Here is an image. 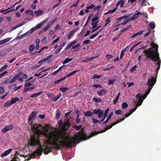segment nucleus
<instances>
[{
  "instance_id": "nucleus-1",
  "label": "nucleus",
  "mask_w": 161,
  "mask_h": 161,
  "mask_svg": "<svg viewBox=\"0 0 161 161\" xmlns=\"http://www.w3.org/2000/svg\"><path fill=\"white\" fill-rule=\"evenodd\" d=\"M47 139L44 141L42 146L40 144L36 151V153L41 156L43 151L45 154H47L52 152V150L54 149L60 150L62 148L66 147H72V145L78 144L80 141L77 135L75 137H72L70 139V136L65 131H62L59 135L52 131L47 133Z\"/></svg>"
},
{
  "instance_id": "nucleus-2",
  "label": "nucleus",
  "mask_w": 161,
  "mask_h": 161,
  "mask_svg": "<svg viewBox=\"0 0 161 161\" xmlns=\"http://www.w3.org/2000/svg\"><path fill=\"white\" fill-rule=\"evenodd\" d=\"M152 47L147 50H145L144 51V53L145 54L147 58H150L153 61H156L157 62L155 64V65L158 66L156 73V77L158 73V71L159 69L161 64V61L159 57V54L158 52V45L154 42H152L151 44ZM156 78L154 77H151L150 78L148 79L147 85L149 86L147 91L145 92V94L147 96L150 92L153 86L155 84L156 81Z\"/></svg>"
},
{
  "instance_id": "nucleus-3",
  "label": "nucleus",
  "mask_w": 161,
  "mask_h": 161,
  "mask_svg": "<svg viewBox=\"0 0 161 161\" xmlns=\"http://www.w3.org/2000/svg\"><path fill=\"white\" fill-rule=\"evenodd\" d=\"M42 126L41 124L38 125L36 123L32 127L31 130L33 134L31 135L29 139L28 140L27 145L28 147L40 145V140L44 141L47 139V134L45 135L41 134L42 132L39 128L41 129Z\"/></svg>"
},
{
  "instance_id": "nucleus-4",
  "label": "nucleus",
  "mask_w": 161,
  "mask_h": 161,
  "mask_svg": "<svg viewBox=\"0 0 161 161\" xmlns=\"http://www.w3.org/2000/svg\"><path fill=\"white\" fill-rule=\"evenodd\" d=\"M119 123V120L118 119L116 121L112 123L110 126H107L101 131H94L92 132L90 135L88 136H86V133L84 130V129L83 128H82L81 130L79 131L77 133V134L75 135L74 137H75L77 135L78 136V138H79L80 140V141L79 142V143L82 141L86 140L87 139H89L93 136L98 134L99 133L104 132L107 130L111 128L113 126Z\"/></svg>"
},
{
  "instance_id": "nucleus-5",
  "label": "nucleus",
  "mask_w": 161,
  "mask_h": 161,
  "mask_svg": "<svg viewBox=\"0 0 161 161\" xmlns=\"http://www.w3.org/2000/svg\"><path fill=\"white\" fill-rule=\"evenodd\" d=\"M37 112V111H33L29 115L28 120V123H29L31 126V129L33 126L36 124H33L32 120H34L36 117Z\"/></svg>"
},
{
  "instance_id": "nucleus-6",
  "label": "nucleus",
  "mask_w": 161,
  "mask_h": 161,
  "mask_svg": "<svg viewBox=\"0 0 161 161\" xmlns=\"http://www.w3.org/2000/svg\"><path fill=\"white\" fill-rule=\"evenodd\" d=\"M58 125L59 128L63 130H64L66 128V126L70 125V123L68 119L67 120V121L65 122L64 123L62 120H60L59 121Z\"/></svg>"
},
{
  "instance_id": "nucleus-7",
  "label": "nucleus",
  "mask_w": 161,
  "mask_h": 161,
  "mask_svg": "<svg viewBox=\"0 0 161 161\" xmlns=\"http://www.w3.org/2000/svg\"><path fill=\"white\" fill-rule=\"evenodd\" d=\"M93 113L95 114H98V118H101L103 116V111L99 108H95L93 110Z\"/></svg>"
},
{
  "instance_id": "nucleus-8",
  "label": "nucleus",
  "mask_w": 161,
  "mask_h": 161,
  "mask_svg": "<svg viewBox=\"0 0 161 161\" xmlns=\"http://www.w3.org/2000/svg\"><path fill=\"white\" fill-rule=\"evenodd\" d=\"M146 15V12H143L142 13L140 12H137L136 14L133 15L130 19V20H134L139 17V15Z\"/></svg>"
},
{
  "instance_id": "nucleus-9",
  "label": "nucleus",
  "mask_w": 161,
  "mask_h": 161,
  "mask_svg": "<svg viewBox=\"0 0 161 161\" xmlns=\"http://www.w3.org/2000/svg\"><path fill=\"white\" fill-rule=\"evenodd\" d=\"M79 29V28H76L71 31L68 35V39L69 40L71 39L75 34V32L77 31Z\"/></svg>"
},
{
  "instance_id": "nucleus-10",
  "label": "nucleus",
  "mask_w": 161,
  "mask_h": 161,
  "mask_svg": "<svg viewBox=\"0 0 161 161\" xmlns=\"http://www.w3.org/2000/svg\"><path fill=\"white\" fill-rule=\"evenodd\" d=\"M107 92V90L106 89H102L101 91H97V93L99 96H102L104 95Z\"/></svg>"
},
{
  "instance_id": "nucleus-11",
  "label": "nucleus",
  "mask_w": 161,
  "mask_h": 161,
  "mask_svg": "<svg viewBox=\"0 0 161 161\" xmlns=\"http://www.w3.org/2000/svg\"><path fill=\"white\" fill-rule=\"evenodd\" d=\"M12 149L10 148L9 149L5 151L4 153H2L1 155V157H4L6 156L9 154L12 151Z\"/></svg>"
},
{
  "instance_id": "nucleus-12",
  "label": "nucleus",
  "mask_w": 161,
  "mask_h": 161,
  "mask_svg": "<svg viewBox=\"0 0 161 161\" xmlns=\"http://www.w3.org/2000/svg\"><path fill=\"white\" fill-rule=\"evenodd\" d=\"M11 38L10 37H8L5 39H4L0 41V45H1L2 44H3L9 41Z\"/></svg>"
},
{
  "instance_id": "nucleus-13",
  "label": "nucleus",
  "mask_w": 161,
  "mask_h": 161,
  "mask_svg": "<svg viewBox=\"0 0 161 161\" xmlns=\"http://www.w3.org/2000/svg\"><path fill=\"white\" fill-rule=\"evenodd\" d=\"M130 21V19H128L127 20H124L123 21L122 23L120 24H116L117 23L116 22L115 23V26H118L122 25H125L128 22Z\"/></svg>"
},
{
  "instance_id": "nucleus-14",
  "label": "nucleus",
  "mask_w": 161,
  "mask_h": 161,
  "mask_svg": "<svg viewBox=\"0 0 161 161\" xmlns=\"http://www.w3.org/2000/svg\"><path fill=\"white\" fill-rule=\"evenodd\" d=\"M113 113L112 112H111L110 113V114L106 120L105 121L103 122L102 123V124H106L109 121V120L111 119V118L112 117V116L113 115Z\"/></svg>"
},
{
  "instance_id": "nucleus-15",
  "label": "nucleus",
  "mask_w": 161,
  "mask_h": 161,
  "mask_svg": "<svg viewBox=\"0 0 161 161\" xmlns=\"http://www.w3.org/2000/svg\"><path fill=\"white\" fill-rule=\"evenodd\" d=\"M35 86H34L32 87H28V88H25L23 90L24 92H29L30 91L32 90L35 88Z\"/></svg>"
},
{
  "instance_id": "nucleus-16",
  "label": "nucleus",
  "mask_w": 161,
  "mask_h": 161,
  "mask_svg": "<svg viewBox=\"0 0 161 161\" xmlns=\"http://www.w3.org/2000/svg\"><path fill=\"white\" fill-rule=\"evenodd\" d=\"M34 13L37 17H38L42 15L43 14V10L39 9L37 11H35Z\"/></svg>"
},
{
  "instance_id": "nucleus-17",
  "label": "nucleus",
  "mask_w": 161,
  "mask_h": 161,
  "mask_svg": "<svg viewBox=\"0 0 161 161\" xmlns=\"http://www.w3.org/2000/svg\"><path fill=\"white\" fill-rule=\"evenodd\" d=\"M45 22H46V21H45V20L41 22L40 23H39L37 25L34 27V28H35V29H36V30L37 29L40 28L42 25H43L44 24H45Z\"/></svg>"
},
{
  "instance_id": "nucleus-18",
  "label": "nucleus",
  "mask_w": 161,
  "mask_h": 161,
  "mask_svg": "<svg viewBox=\"0 0 161 161\" xmlns=\"http://www.w3.org/2000/svg\"><path fill=\"white\" fill-rule=\"evenodd\" d=\"M109 111V108H107V109L105 111V113L104 114V116L103 117V118L100 121V122L103 121L105 119L107 116V114L108 113Z\"/></svg>"
},
{
  "instance_id": "nucleus-19",
  "label": "nucleus",
  "mask_w": 161,
  "mask_h": 161,
  "mask_svg": "<svg viewBox=\"0 0 161 161\" xmlns=\"http://www.w3.org/2000/svg\"><path fill=\"white\" fill-rule=\"evenodd\" d=\"M97 58V57H92L90 58H87L85 59H83L82 60V62H88L92 60L93 59H94L96 58Z\"/></svg>"
},
{
  "instance_id": "nucleus-20",
  "label": "nucleus",
  "mask_w": 161,
  "mask_h": 161,
  "mask_svg": "<svg viewBox=\"0 0 161 161\" xmlns=\"http://www.w3.org/2000/svg\"><path fill=\"white\" fill-rule=\"evenodd\" d=\"M19 100V98L18 97H13L10 101L12 104L18 101Z\"/></svg>"
},
{
  "instance_id": "nucleus-21",
  "label": "nucleus",
  "mask_w": 161,
  "mask_h": 161,
  "mask_svg": "<svg viewBox=\"0 0 161 161\" xmlns=\"http://www.w3.org/2000/svg\"><path fill=\"white\" fill-rule=\"evenodd\" d=\"M84 114L86 117H91L92 116V113L90 111H87L84 113Z\"/></svg>"
},
{
  "instance_id": "nucleus-22",
  "label": "nucleus",
  "mask_w": 161,
  "mask_h": 161,
  "mask_svg": "<svg viewBox=\"0 0 161 161\" xmlns=\"http://www.w3.org/2000/svg\"><path fill=\"white\" fill-rule=\"evenodd\" d=\"M43 92V91H41L40 92L36 93L34 94L31 95L30 96V97L31 98H33V97H37L40 95L41 94H42Z\"/></svg>"
},
{
  "instance_id": "nucleus-23",
  "label": "nucleus",
  "mask_w": 161,
  "mask_h": 161,
  "mask_svg": "<svg viewBox=\"0 0 161 161\" xmlns=\"http://www.w3.org/2000/svg\"><path fill=\"white\" fill-rule=\"evenodd\" d=\"M61 96V94L60 93H59L55 97H53L52 98V100L53 102H55L58 100Z\"/></svg>"
},
{
  "instance_id": "nucleus-24",
  "label": "nucleus",
  "mask_w": 161,
  "mask_h": 161,
  "mask_svg": "<svg viewBox=\"0 0 161 161\" xmlns=\"http://www.w3.org/2000/svg\"><path fill=\"white\" fill-rule=\"evenodd\" d=\"M25 13H28L29 15H31L32 16H34V14H33V11L32 10L29 9L27 10H26L25 11Z\"/></svg>"
},
{
  "instance_id": "nucleus-25",
  "label": "nucleus",
  "mask_w": 161,
  "mask_h": 161,
  "mask_svg": "<svg viewBox=\"0 0 161 161\" xmlns=\"http://www.w3.org/2000/svg\"><path fill=\"white\" fill-rule=\"evenodd\" d=\"M120 93H119L118 95H117V96H116V97L115 98L113 101V104H116V103L118 101V100L119 99V95H120Z\"/></svg>"
},
{
  "instance_id": "nucleus-26",
  "label": "nucleus",
  "mask_w": 161,
  "mask_h": 161,
  "mask_svg": "<svg viewBox=\"0 0 161 161\" xmlns=\"http://www.w3.org/2000/svg\"><path fill=\"white\" fill-rule=\"evenodd\" d=\"M72 58H66L64 60L63 62V64H64L66 63H67L71 61L72 60Z\"/></svg>"
},
{
  "instance_id": "nucleus-27",
  "label": "nucleus",
  "mask_w": 161,
  "mask_h": 161,
  "mask_svg": "<svg viewBox=\"0 0 161 161\" xmlns=\"http://www.w3.org/2000/svg\"><path fill=\"white\" fill-rule=\"evenodd\" d=\"M66 79V76H64L62 78H61L59 79L58 80L55 81L54 82V83L55 84H57L60 82H61L65 79Z\"/></svg>"
},
{
  "instance_id": "nucleus-28",
  "label": "nucleus",
  "mask_w": 161,
  "mask_h": 161,
  "mask_svg": "<svg viewBox=\"0 0 161 161\" xmlns=\"http://www.w3.org/2000/svg\"><path fill=\"white\" fill-rule=\"evenodd\" d=\"M52 56L53 55L50 54L48 56L46 57L45 58H43L42 59L44 62L48 60L50 58L52 57Z\"/></svg>"
},
{
  "instance_id": "nucleus-29",
  "label": "nucleus",
  "mask_w": 161,
  "mask_h": 161,
  "mask_svg": "<svg viewBox=\"0 0 161 161\" xmlns=\"http://www.w3.org/2000/svg\"><path fill=\"white\" fill-rule=\"evenodd\" d=\"M35 46L33 45H30L29 47V50L30 53H32L33 51L35 49Z\"/></svg>"
},
{
  "instance_id": "nucleus-30",
  "label": "nucleus",
  "mask_w": 161,
  "mask_h": 161,
  "mask_svg": "<svg viewBox=\"0 0 161 161\" xmlns=\"http://www.w3.org/2000/svg\"><path fill=\"white\" fill-rule=\"evenodd\" d=\"M99 21V20H97L95 22H92L91 24V25L92 26L93 29L95 28L97 26V24L98 22Z\"/></svg>"
},
{
  "instance_id": "nucleus-31",
  "label": "nucleus",
  "mask_w": 161,
  "mask_h": 161,
  "mask_svg": "<svg viewBox=\"0 0 161 161\" xmlns=\"http://www.w3.org/2000/svg\"><path fill=\"white\" fill-rule=\"evenodd\" d=\"M12 105L10 101H8L6 102L4 104V107H8L11 105Z\"/></svg>"
},
{
  "instance_id": "nucleus-32",
  "label": "nucleus",
  "mask_w": 161,
  "mask_h": 161,
  "mask_svg": "<svg viewBox=\"0 0 161 161\" xmlns=\"http://www.w3.org/2000/svg\"><path fill=\"white\" fill-rule=\"evenodd\" d=\"M60 112L59 111H58L57 110L56 112V115H55V117L56 119H59L60 118Z\"/></svg>"
},
{
  "instance_id": "nucleus-33",
  "label": "nucleus",
  "mask_w": 161,
  "mask_h": 161,
  "mask_svg": "<svg viewBox=\"0 0 161 161\" xmlns=\"http://www.w3.org/2000/svg\"><path fill=\"white\" fill-rule=\"evenodd\" d=\"M150 27L153 29H154L155 27V25L154 22H152L149 24Z\"/></svg>"
},
{
  "instance_id": "nucleus-34",
  "label": "nucleus",
  "mask_w": 161,
  "mask_h": 161,
  "mask_svg": "<svg viewBox=\"0 0 161 161\" xmlns=\"http://www.w3.org/2000/svg\"><path fill=\"white\" fill-rule=\"evenodd\" d=\"M69 88L66 87H61L60 88L61 91L63 92H65L66 91L69 90Z\"/></svg>"
},
{
  "instance_id": "nucleus-35",
  "label": "nucleus",
  "mask_w": 161,
  "mask_h": 161,
  "mask_svg": "<svg viewBox=\"0 0 161 161\" xmlns=\"http://www.w3.org/2000/svg\"><path fill=\"white\" fill-rule=\"evenodd\" d=\"M128 106V105L126 103L124 102L122 103L121 107L123 109H125L127 108Z\"/></svg>"
},
{
  "instance_id": "nucleus-36",
  "label": "nucleus",
  "mask_w": 161,
  "mask_h": 161,
  "mask_svg": "<svg viewBox=\"0 0 161 161\" xmlns=\"http://www.w3.org/2000/svg\"><path fill=\"white\" fill-rule=\"evenodd\" d=\"M136 97L139 100V101H143V99H142V97L141 96L140 93L137 94L136 95Z\"/></svg>"
},
{
  "instance_id": "nucleus-37",
  "label": "nucleus",
  "mask_w": 161,
  "mask_h": 161,
  "mask_svg": "<svg viewBox=\"0 0 161 161\" xmlns=\"http://www.w3.org/2000/svg\"><path fill=\"white\" fill-rule=\"evenodd\" d=\"M92 100L96 103L102 102V100L100 98H96L95 97H93Z\"/></svg>"
},
{
  "instance_id": "nucleus-38",
  "label": "nucleus",
  "mask_w": 161,
  "mask_h": 161,
  "mask_svg": "<svg viewBox=\"0 0 161 161\" xmlns=\"http://www.w3.org/2000/svg\"><path fill=\"white\" fill-rule=\"evenodd\" d=\"M79 115L77 114L76 119V122L77 124H78L80 122L81 118L79 119Z\"/></svg>"
},
{
  "instance_id": "nucleus-39",
  "label": "nucleus",
  "mask_w": 161,
  "mask_h": 161,
  "mask_svg": "<svg viewBox=\"0 0 161 161\" xmlns=\"http://www.w3.org/2000/svg\"><path fill=\"white\" fill-rule=\"evenodd\" d=\"M130 115L129 114H125L124 115V117L123 118H122L120 119H119V122L123 121L125 118L128 117Z\"/></svg>"
},
{
  "instance_id": "nucleus-40",
  "label": "nucleus",
  "mask_w": 161,
  "mask_h": 161,
  "mask_svg": "<svg viewBox=\"0 0 161 161\" xmlns=\"http://www.w3.org/2000/svg\"><path fill=\"white\" fill-rule=\"evenodd\" d=\"M82 125H79L78 126H76L75 125H73L72 126V127L73 128H75L76 129V130H79L80 128L82 127Z\"/></svg>"
},
{
  "instance_id": "nucleus-41",
  "label": "nucleus",
  "mask_w": 161,
  "mask_h": 161,
  "mask_svg": "<svg viewBox=\"0 0 161 161\" xmlns=\"http://www.w3.org/2000/svg\"><path fill=\"white\" fill-rule=\"evenodd\" d=\"M56 20V19H53L51 20L50 22H48L47 24L49 25L50 26L53 24H54Z\"/></svg>"
},
{
  "instance_id": "nucleus-42",
  "label": "nucleus",
  "mask_w": 161,
  "mask_h": 161,
  "mask_svg": "<svg viewBox=\"0 0 161 161\" xmlns=\"http://www.w3.org/2000/svg\"><path fill=\"white\" fill-rule=\"evenodd\" d=\"M131 27V25H128L127 27L126 28H124L121 31V32L122 33L126 31H127V30H128L129 28H130Z\"/></svg>"
},
{
  "instance_id": "nucleus-43",
  "label": "nucleus",
  "mask_w": 161,
  "mask_h": 161,
  "mask_svg": "<svg viewBox=\"0 0 161 161\" xmlns=\"http://www.w3.org/2000/svg\"><path fill=\"white\" fill-rule=\"evenodd\" d=\"M100 26H101L100 25L98 26H97L95 28L93 29L92 28V30L91 31V32L92 33H93L94 32L97 30L100 27Z\"/></svg>"
},
{
  "instance_id": "nucleus-44",
  "label": "nucleus",
  "mask_w": 161,
  "mask_h": 161,
  "mask_svg": "<svg viewBox=\"0 0 161 161\" xmlns=\"http://www.w3.org/2000/svg\"><path fill=\"white\" fill-rule=\"evenodd\" d=\"M16 79H15V78L13 76L12 78L10 80L8 81V82L10 83V84H12L16 80Z\"/></svg>"
},
{
  "instance_id": "nucleus-45",
  "label": "nucleus",
  "mask_w": 161,
  "mask_h": 161,
  "mask_svg": "<svg viewBox=\"0 0 161 161\" xmlns=\"http://www.w3.org/2000/svg\"><path fill=\"white\" fill-rule=\"evenodd\" d=\"M33 84L31 83L30 82H28L25 83L24 85L25 88H26L27 87L30 86L32 85Z\"/></svg>"
},
{
  "instance_id": "nucleus-46",
  "label": "nucleus",
  "mask_w": 161,
  "mask_h": 161,
  "mask_svg": "<svg viewBox=\"0 0 161 161\" xmlns=\"http://www.w3.org/2000/svg\"><path fill=\"white\" fill-rule=\"evenodd\" d=\"M142 42H139L138 43H137L135 45L133 46H132V47L130 49V52H131L132 51V50H133V49L134 48V47H136L138 45H139Z\"/></svg>"
},
{
  "instance_id": "nucleus-47",
  "label": "nucleus",
  "mask_w": 161,
  "mask_h": 161,
  "mask_svg": "<svg viewBox=\"0 0 161 161\" xmlns=\"http://www.w3.org/2000/svg\"><path fill=\"white\" fill-rule=\"evenodd\" d=\"M101 76H102V75H94L92 77V78H93V79L99 78H101Z\"/></svg>"
},
{
  "instance_id": "nucleus-48",
  "label": "nucleus",
  "mask_w": 161,
  "mask_h": 161,
  "mask_svg": "<svg viewBox=\"0 0 161 161\" xmlns=\"http://www.w3.org/2000/svg\"><path fill=\"white\" fill-rule=\"evenodd\" d=\"M6 127L8 129V130H12L13 129V125L11 124L9 125H8L7 126H6Z\"/></svg>"
},
{
  "instance_id": "nucleus-49",
  "label": "nucleus",
  "mask_w": 161,
  "mask_h": 161,
  "mask_svg": "<svg viewBox=\"0 0 161 161\" xmlns=\"http://www.w3.org/2000/svg\"><path fill=\"white\" fill-rule=\"evenodd\" d=\"M110 22V19L109 17H108L107 20H106L105 22H106L104 27L106 26L108 23Z\"/></svg>"
},
{
  "instance_id": "nucleus-50",
  "label": "nucleus",
  "mask_w": 161,
  "mask_h": 161,
  "mask_svg": "<svg viewBox=\"0 0 161 161\" xmlns=\"http://www.w3.org/2000/svg\"><path fill=\"white\" fill-rule=\"evenodd\" d=\"M92 120L93 123L94 124H95L96 123H101V122H100V121H99L97 119H95L94 118L92 119Z\"/></svg>"
},
{
  "instance_id": "nucleus-51",
  "label": "nucleus",
  "mask_w": 161,
  "mask_h": 161,
  "mask_svg": "<svg viewBox=\"0 0 161 161\" xmlns=\"http://www.w3.org/2000/svg\"><path fill=\"white\" fill-rule=\"evenodd\" d=\"M108 84L110 85L111 84H113L114 82V80L113 79L108 80Z\"/></svg>"
},
{
  "instance_id": "nucleus-52",
  "label": "nucleus",
  "mask_w": 161,
  "mask_h": 161,
  "mask_svg": "<svg viewBox=\"0 0 161 161\" xmlns=\"http://www.w3.org/2000/svg\"><path fill=\"white\" fill-rule=\"evenodd\" d=\"M93 87H95L96 88H102V87L101 85L99 84H94L92 85Z\"/></svg>"
},
{
  "instance_id": "nucleus-53",
  "label": "nucleus",
  "mask_w": 161,
  "mask_h": 161,
  "mask_svg": "<svg viewBox=\"0 0 161 161\" xmlns=\"http://www.w3.org/2000/svg\"><path fill=\"white\" fill-rule=\"evenodd\" d=\"M137 108V107H135L134 108L130 110L129 112V114H130V115L132 114L133 113V112H134L136 110Z\"/></svg>"
},
{
  "instance_id": "nucleus-54",
  "label": "nucleus",
  "mask_w": 161,
  "mask_h": 161,
  "mask_svg": "<svg viewBox=\"0 0 161 161\" xmlns=\"http://www.w3.org/2000/svg\"><path fill=\"white\" fill-rule=\"evenodd\" d=\"M99 19V17L98 16L92 18V22H94L95 21H97L98 20V19Z\"/></svg>"
},
{
  "instance_id": "nucleus-55",
  "label": "nucleus",
  "mask_w": 161,
  "mask_h": 161,
  "mask_svg": "<svg viewBox=\"0 0 161 161\" xmlns=\"http://www.w3.org/2000/svg\"><path fill=\"white\" fill-rule=\"evenodd\" d=\"M122 111L119 109L115 111V113L116 114H121Z\"/></svg>"
},
{
  "instance_id": "nucleus-56",
  "label": "nucleus",
  "mask_w": 161,
  "mask_h": 161,
  "mask_svg": "<svg viewBox=\"0 0 161 161\" xmlns=\"http://www.w3.org/2000/svg\"><path fill=\"white\" fill-rule=\"evenodd\" d=\"M80 46V43H78L75 46H72V49H76L77 48L79 47Z\"/></svg>"
},
{
  "instance_id": "nucleus-57",
  "label": "nucleus",
  "mask_w": 161,
  "mask_h": 161,
  "mask_svg": "<svg viewBox=\"0 0 161 161\" xmlns=\"http://www.w3.org/2000/svg\"><path fill=\"white\" fill-rule=\"evenodd\" d=\"M95 7L94 5L93 4H92L91 5L89 6L86 7V8L87 9H92Z\"/></svg>"
},
{
  "instance_id": "nucleus-58",
  "label": "nucleus",
  "mask_w": 161,
  "mask_h": 161,
  "mask_svg": "<svg viewBox=\"0 0 161 161\" xmlns=\"http://www.w3.org/2000/svg\"><path fill=\"white\" fill-rule=\"evenodd\" d=\"M50 27V26H49V25L47 24V26L43 28V31H46Z\"/></svg>"
},
{
  "instance_id": "nucleus-59",
  "label": "nucleus",
  "mask_w": 161,
  "mask_h": 161,
  "mask_svg": "<svg viewBox=\"0 0 161 161\" xmlns=\"http://www.w3.org/2000/svg\"><path fill=\"white\" fill-rule=\"evenodd\" d=\"M20 159L16 156L14 157V158L11 160V161H19Z\"/></svg>"
},
{
  "instance_id": "nucleus-60",
  "label": "nucleus",
  "mask_w": 161,
  "mask_h": 161,
  "mask_svg": "<svg viewBox=\"0 0 161 161\" xmlns=\"http://www.w3.org/2000/svg\"><path fill=\"white\" fill-rule=\"evenodd\" d=\"M66 43V42H64L62 44L60 45V46L59 47L62 49L63 47L65 46Z\"/></svg>"
},
{
  "instance_id": "nucleus-61",
  "label": "nucleus",
  "mask_w": 161,
  "mask_h": 161,
  "mask_svg": "<svg viewBox=\"0 0 161 161\" xmlns=\"http://www.w3.org/2000/svg\"><path fill=\"white\" fill-rule=\"evenodd\" d=\"M90 40H86L83 42V44H87L90 43Z\"/></svg>"
},
{
  "instance_id": "nucleus-62",
  "label": "nucleus",
  "mask_w": 161,
  "mask_h": 161,
  "mask_svg": "<svg viewBox=\"0 0 161 161\" xmlns=\"http://www.w3.org/2000/svg\"><path fill=\"white\" fill-rule=\"evenodd\" d=\"M4 91V88L2 87H0V94H3Z\"/></svg>"
},
{
  "instance_id": "nucleus-63",
  "label": "nucleus",
  "mask_w": 161,
  "mask_h": 161,
  "mask_svg": "<svg viewBox=\"0 0 161 161\" xmlns=\"http://www.w3.org/2000/svg\"><path fill=\"white\" fill-rule=\"evenodd\" d=\"M136 65H134V66H133L130 69V72H132L133 71H135L136 70Z\"/></svg>"
},
{
  "instance_id": "nucleus-64",
  "label": "nucleus",
  "mask_w": 161,
  "mask_h": 161,
  "mask_svg": "<svg viewBox=\"0 0 161 161\" xmlns=\"http://www.w3.org/2000/svg\"><path fill=\"white\" fill-rule=\"evenodd\" d=\"M8 131V130L7 128L6 127L5 128H3V129H2V132L3 133H6Z\"/></svg>"
}]
</instances>
